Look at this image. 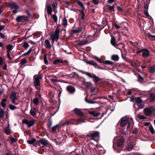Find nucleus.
Wrapping results in <instances>:
<instances>
[{
  "mask_svg": "<svg viewBox=\"0 0 155 155\" xmlns=\"http://www.w3.org/2000/svg\"><path fill=\"white\" fill-rule=\"evenodd\" d=\"M77 70L79 72H81L82 74H85L87 76H88L89 78H92L93 79V81L95 83H97L100 80L99 77L96 76L95 74H92L90 72H85L80 70Z\"/></svg>",
  "mask_w": 155,
  "mask_h": 155,
  "instance_id": "nucleus-1",
  "label": "nucleus"
},
{
  "mask_svg": "<svg viewBox=\"0 0 155 155\" xmlns=\"http://www.w3.org/2000/svg\"><path fill=\"white\" fill-rule=\"evenodd\" d=\"M59 30L58 28H57L54 32L52 33L50 35V37L52 40V43H53L54 41H57L59 39Z\"/></svg>",
  "mask_w": 155,
  "mask_h": 155,
  "instance_id": "nucleus-2",
  "label": "nucleus"
},
{
  "mask_svg": "<svg viewBox=\"0 0 155 155\" xmlns=\"http://www.w3.org/2000/svg\"><path fill=\"white\" fill-rule=\"evenodd\" d=\"M155 110V107L153 106H150L148 107L145 108L143 110V113L144 115L147 116L149 117L150 116L152 113Z\"/></svg>",
  "mask_w": 155,
  "mask_h": 155,
  "instance_id": "nucleus-3",
  "label": "nucleus"
},
{
  "mask_svg": "<svg viewBox=\"0 0 155 155\" xmlns=\"http://www.w3.org/2000/svg\"><path fill=\"white\" fill-rule=\"evenodd\" d=\"M34 84L36 89L40 91L41 89L40 87V82L38 76L35 75L34 77Z\"/></svg>",
  "mask_w": 155,
  "mask_h": 155,
  "instance_id": "nucleus-4",
  "label": "nucleus"
},
{
  "mask_svg": "<svg viewBox=\"0 0 155 155\" xmlns=\"http://www.w3.org/2000/svg\"><path fill=\"white\" fill-rule=\"evenodd\" d=\"M128 124L127 129L129 128L130 127V124L128 121V117H124L121 119V121L120 122V126L123 127L127 124Z\"/></svg>",
  "mask_w": 155,
  "mask_h": 155,
  "instance_id": "nucleus-5",
  "label": "nucleus"
},
{
  "mask_svg": "<svg viewBox=\"0 0 155 155\" xmlns=\"http://www.w3.org/2000/svg\"><path fill=\"white\" fill-rule=\"evenodd\" d=\"M35 120H32L29 121L26 119H24L22 120V123L27 125L28 127H30L33 125L35 123Z\"/></svg>",
  "mask_w": 155,
  "mask_h": 155,
  "instance_id": "nucleus-6",
  "label": "nucleus"
},
{
  "mask_svg": "<svg viewBox=\"0 0 155 155\" xmlns=\"http://www.w3.org/2000/svg\"><path fill=\"white\" fill-rule=\"evenodd\" d=\"M28 17L24 15L18 16L16 18V21L18 22L26 21L28 20Z\"/></svg>",
  "mask_w": 155,
  "mask_h": 155,
  "instance_id": "nucleus-7",
  "label": "nucleus"
},
{
  "mask_svg": "<svg viewBox=\"0 0 155 155\" xmlns=\"http://www.w3.org/2000/svg\"><path fill=\"white\" fill-rule=\"evenodd\" d=\"M16 98V93L14 92H12L10 95V99L12 104H15V103Z\"/></svg>",
  "mask_w": 155,
  "mask_h": 155,
  "instance_id": "nucleus-8",
  "label": "nucleus"
},
{
  "mask_svg": "<svg viewBox=\"0 0 155 155\" xmlns=\"http://www.w3.org/2000/svg\"><path fill=\"white\" fill-rule=\"evenodd\" d=\"M87 136L90 137L93 139L96 137H99L100 133L98 131H95L94 133L87 135Z\"/></svg>",
  "mask_w": 155,
  "mask_h": 155,
  "instance_id": "nucleus-9",
  "label": "nucleus"
},
{
  "mask_svg": "<svg viewBox=\"0 0 155 155\" xmlns=\"http://www.w3.org/2000/svg\"><path fill=\"white\" fill-rule=\"evenodd\" d=\"M150 55L149 51L147 49H143L142 56L144 58L149 57Z\"/></svg>",
  "mask_w": 155,
  "mask_h": 155,
  "instance_id": "nucleus-10",
  "label": "nucleus"
},
{
  "mask_svg": "<svg viewBox=\"0 0 155 155\" xmlns=\"http://www.w3.org/2000/svg\"><path fill=\"white\" fill-rule=\"evenodd\" d=\"M30 114L34 117H36L37 113L36 108L32 107L30 110Z\"/></svg>",
  "mask_w": 155,
  "mask_h": 155,
  "instance_id": "nucleus-11",
  "label": "nucleus"
},
{
  "mask_svg": "<svg viewBox=\"0 0 155 155\" xmlns=\"http://www.w3.org/2000/svg\"><path fill=\"white\" fill-rule=\"evenodd\" d=\"M46 7L47 8V11L48 14L49 15H51L52 12V9L51 6L48 4L47 2L46 3Z\"/></svg>",
  "mask_w": 155,
  "mask_h": 155,
  "instance_id": "nucleus-12",
  "label": "nucleus"
},
{
  "mask_svg": "<svg viewBox=\"0 0 155 155\" xmlns=\"http://www.w3.org/2000/svg\"><path fill=\"white\" fill-rule=\"evenodd\" d=\"M74 113L77 115L81 116L83 114V113L82 111L79 109L75 108L74 109Z\"/></svg>",
  "mask_w": 155,
  "mask_h": 155,
  "instance_id": "nucleus-13",
  "label": "nucleus"
},
{
  "mask_svg": "<svg viewBox=\"0 0 155 155\" xmlns=\"http://www.w3.org/2000/svg\"><path fill=\"white\" fill-rule=\"evenodd\" d=\"M9 7L12 8H14L15 9H18L19 8V6L14 2H11L9 4Z\"/></svg>",
  "mask_w": 155,
  "mask_h": 155,
  "instance_id": "nucleus-14",
  "label": "nucleus"
},
{
  "mask_svg": "<svg viewBox=\"0 0 155 155\" xmlns=\"http://www.w3.org/2000/svg\"><path fill=\"white\" fill-rule=\"evenodd\" d=\"M67 91L70 93H73L75 91L74 87L71 86H69L66 88Z\"/></svg>",
  "mask_w": 155,
  "mask_h": 155,
  "instance_id": "nucleus-15",
  "label": "nucleus"
},
{
  "mask_svg": "<svg viewBox=\"0 0 155 155\" xmlns=\"http://www.w3.org/2000/svg\"><path fill=\"white\" fill-rule=\"evenodd\" d=\"M111 38L110 42L111 45L114 46L116 47L117 46V45L116 44V40L115 38L113 36H111Z\"/></svg>",
  "mask_w": 155,
  "mask_h": 155,
  "instance_id": "nucleus-16",
  "label": "nucleus"
},
{
  "mask_svg": "<svg viewBox=\"0 0 155 155\" xmlns=\"http://www.w3.org/2000/svg\"><path fill=\"white\" fill-rule=\"evenodd\" d=\"M82 31V28L81 27H78L77 29L73 30L72 32L74 33H79L81 32Z\"/></svg>",
  "mask_w": 155,
  "mask_h": 155,
  "instance_id": "nucleus-17",
  "label": "nucleus"
},
{
  "mask_svg": "<svg viewBox=\"0 0 155 155\" xmlns=\"http://www.w3.org/2000/svg\"><path fill=\"white\" fill-rule=\"evenodd\" d=\"M7 100L5 98H3L1 102V105L3 107H6V104L5 103Z\"/></svg>",
  "mask_w": 155,
  "mask_h": 155,
  "instance_id": "nucleus-18",
  "label": "nucleus"
},
{
  "mask_svg": "<svg viewBox=\"0 0 155 155\" xmlns=\"http://www.w3.org/2000/svg\"><path fill=\"white\" fill-rule=\"evenodd\" d=\"M45 43L46 45V48L48 49H50L51 48V45L50 44V41L48 39H46L45 41Z\"/></svg>",
  "mask_w": 155,
  "mask_h": 155,
  "instance_id": "nucleus-19",
  "label": "nucleus"
},
{
  "mask_svg": "<svg viewBox=\"0 0 155 155\" xmlns=\"http://www.w3.org/2000/svg\"><path fill=\"white\" fill-rule=\"evenodd\" d=\"M4 132L7 135H9L11 133V131L9 127H7L4 129Z\"/></svg>",
  "mask_w": 155,
  "mask_h": 155,
  "instance_id": "nucleus-20",
  "label": "nucleus"
},
{
  "mask_svg": "<svg viewBox=\"0 0 155 155\" xmlns=\"http://www.w3.org/2000/svg\"><path fill=\"white\" fill-rule=\"evenodd\" d=\"M39 142L42 145H46L48 144L47 141L45 139H41L39 140Z\"/></svg>",
  "mask_w": 155,
  "mask_h": 155,
  "instance_id": "nucleus-21",
  "label": "nucleus"
},
{
  "mask_svg": "<svg viewBox=\"0 0 155 155\" xmlns=\"http://www.w3.org/2000/svg\"><path fill=\"white\" fill-rule=\"evenodd\" d=\"M86 63L87 64L92 65L94 66L95 67H96L95 66V65H97V63L96 62L92 61H87Z\"/></svg>",
  "mask_w": 155,
  "mask_h": 155,
  "instance_id": "nucleus-22",
  "label": "nucleus"
},
{
  "mask_svg": "<svg viewBox=\"0 0 155 155\" xmlns=\"http://www.w3.org/2000/svg\"><path fill=\"white\" fill-rule=\"evenodd\" d=\"M111 59L114 61H117L119 60V56L117 55H114L112 56Z\"/></svg>",
  "mask_w": 155,
  "mask_h": 155,
  "instance_id": "nucleus-23",
  "label": "nucleus"
},
{
  "mask_svg": "<svg viewBox=\"0 0 155 155\" xmlns=\"http://www.w3.org/2000/svg\"><path fill=\"white\" fill-rule=\"evenodd\" d=\"M135 101L138 104L143 103L142 100L139 97H136L135 98Z\"/></svg>",
  "mask_w": 155,
  "mask_h": 155,
  "instance_id": "nucleus-24",
  "label": "nucleus"
},
{
  "mask_svg": "<svg viewBox=\"0 0 155 155\" xmlns=\"http://www.w3.org/2000/svg\"><path fill=\"white\" fill-rule=\"evenodd\" d=\"M33 102L34 104L36 105H38L39 103V101L38 98L37 97H36L33 100Z\"/></svg>",
  "mask_w": 155,
  "mask_h": 155,
  "instance_id": "nucleus-25",
  "label": "nucleus"
},
{
  "mask_svg": "<svg viewBox=\"0 0 155 155\" xmlns=\"http://www.w3.org/2000/svg\"><path fill=\"white\" fill-rule=\"evenodd\" d=\"M133 148V144L131 143L127 146V150L128 151H131Z\"/></svg>",
  "mask_w": 155,
  "mask_h": 155,
  "instance_id": "nucleus-26",
  "label": "nucleus"
},
{
  "mask_svg": "<svg viewBox=\"0 0 155 155\" xmlns=\"http://www.w3.org/2000/svg\"><path fill=\"white\" fill-rule=\"evenodd\" d=\"M5 111L3 109L1 108L0 110V117L3 118L4 117Z\"/></svg>",
  "mask_w": 155,
  "mask_h": 155,
  "instance_id": "nucleus-27",
  "label": "nucleus"
},
{
  "mask_svg": "<svg viewBox=\"0 0 155 155\" xmlns=\"http://www.w3.org/2000/svg\"><path fill=\"white\" fill-rule=\"evenodd\" d=\"M123 141L122 140H118L117 142V145L118 147H120L122 145Z\"/></svg>",
  "mask_w": 155,
  "mask_h": 155,
  "instance_id": "nucleus-28",
  "label": "nucleus"
},
{
  "mask_svg": "<svg viewBox=\"0 0 155 155\" xmlns=\"http://www.w3.org/2000/svg\"><path fill=\"white\" fill-rule=\"evenodd\" d=\"M108 9L110 12H114V6L113 5L110 6V5H108Z\"/></svg>",
  "mask_w": 155,
  "mask_h": 155,
  "instance_id": "nucleus-29",
  "label": "nucleus"
},
{
  "mask_svg": "<svg viewBox=\"0 0 155 155\" xmlns=\"http://www.w3.org/2000/svg\"><path fill=\"white\" fill-rule=\"evenodd\" d=\"M13 48V46L12 45L10 44L9 45H8L6 47V48L7 49V51H8L10 52V51Z\"/></svg>",
  "mask_w": 155,
  "mask_h": 155,
  "instance_id": "nucleus-30",
  "label": "nucleus"
},
{
  "mask_svg": "<svg viewBox=\"0 0 155 155\" xmlns=\"http://www.w3.org/2000/svg\"><path fill=\"white\" fill-rule=\"evenodd\" d=\"M149 130L150 132L152 134H153L154 132V130L153 128L152 125H150L149 126Z\"/></svg>",
  "mask_w": 155,
  "mask_h": 155,
  "instance_id": "nucleus-31",
  "label": "nucleus"
},
{
  "mask_svg": "<svg viewBox=\"0 0 155 155\" xmlns=\"http://www.w3.org/2000/svg\"><path fill=\"white\" fill-rule=\"evenodd\" d=\"M28 142L29 144H33L36 142V139L35 138L31 140H28Z\"/></svg>",
  "mask_w": 155,
  "mask_h": 155,
  "instance_id": "nucleus-32",
  "label": "nucleus"
},
{
  "mask_svg": "<svg viewBox=\"0 0 155 155\" xmlns=\"http://www.w3.org/2000/svg\"><path fill=\"white\" fill-rule=\"evenodd\" d=\"M32 51V50H31V48H30L28 51L27 52H25L23 54H22V55L24 56H25L26 55H28V54H30V53Z\"/></svg>",
  "mask_w": 155,
  "mask_h": 155,
  "instance_id": "nucleus-33",
  "label": "nucleus"
},
{
  "mask_svg": "<svg viewBox=\"0 0 155 155\" xmlns=\"http://www.w3.org/2000/svg\"><path fill=\"white\" fill-rule=\"evenodd\" d=\"M150 72L151 73L155 72V66H152L150 68Z\"/></svg>",
  "mask_w": 155,
  "mask_h": 155,
  "instance_id": "nucleus-34",
  "label": "nucleus"
},
{
  "mask_svg": "<svg viewBox=\"0 0 155 155\" xmlns=\"http://www.w3.org/2000/svg\"><path fill=\"white\" fill-rule=\"evenodd\" d=\"M44 59L45 63L46 64H48V62L47 58V55L46 54L44 55Z\"/></svg>",
  "mask_w": 155,
  "mask_h": 155,
  "instance_id": "nucleus-35",
  "label": "nucleus"
},
{
  "mask_svg": "<svg viewBox=\"0 0 155 155\" xmlns=\"http://www.w3.org/2000/svg\"><path fill=\"white\" fill-rule=\"evenodd\" d=\"M63 25L64 26H67V21L66 18H63Z\"/></svg>",
  "mask_w": 155,
  "mask_h": 155,
  "instance_id": "nucleus-36",
  "label": "nucleus"
},
{
  "mask_svg": "<svg viewBox=\"0 0 155 155\" xmlns=\"http://www.w3.org/2000/svg\"><path fill=\"white\" fill-rule=\"evenodd\" d=\"M138 117L139 119L141 120H144L147 118L146 117L141 115H138Z\"/></svg>",
  "mask_w": 155,
  "mask_h": 155,
  "instance_id": "nucleus-37",
  "label": "nucleus"
},
{
  "mask_svg": "<svg viewBox=\"0 0 155 155\" xmlns=\"http://www.w3.org/2000/svg\"><path fill=\"white\" fill-rule=\"evenodd\" d=\"M90 114H92L93 116L95 117H97L99 114L98 113H96L94 111H91L90 112Z\"/></svg>",
  "mask_w": 155,
  "mask_h": 155,
  "instance_id": "nucleus-38",
  "label": "nucleus"
},
{
  "mask_svg": "<svg viewBox=\"0 0 155 155\" xmlns=\"http://www.w3.org/2000/svg\"><path fill=\"white\" fill-rule=\"evenodd\" d=\"M94 58L96 61L98 62L101 63H103V61H101V59L97 56H95Z\"/></svg>",
  "mask_w": 155,
  "mask_h": 155,
  "instance_id": "nucleus-39",
  "label": "nucleus"
},
{
  "mask_svg": "<svg viewBox=\"0 0 155 155\" xmlns=\"http://www.w3.org/2000/svg\"><path fill=\"white\" fill-rule=\"evenodd\" d=\"M9 108L10 109L12 110H14L15 109H16L17 108V107H16L14 105H12L11 104H10L9 105Z\"/></svg>",
  "mask_w": 155,
  "mask_h": 155,
  "instance_id": "nucleus-40",
  "label": "nucleus"
},
{
  "mask_svg": "<svg viewBox=\"0 0 155 155\" xmlns=\"http://www.w3.org/2000/svg\"><path fill=\"white\" fill-rule=\"evenodd\" d=\"M58 125L57 124V125H56L52 127L51 130H52V131L53 132H54L56 130L57 128L58 127Z\"/></svg>",
  "mask_w": 155,
  "mask_h": 155,
  "instance_id": "nucleus-41",
  "label": "nucleus"
},
{
  "mask_svg": "<svg viewBox=\"0 0 155 155\" xmlns=\"http://www.w3.org/2000/svg\"><path fill=\"white\" fill-rule=\"evenodd\" d=\"M112 63L113 62L111 61L108 60L106 61H103V64H112Z\"/></svg>",
  "mask_w": 155,
  "mask_h": 155,
  "instance_id": "nucleus-42",
  "label": "nucleus"
},
{
  "mask_svg": "<svg viewBox=\"0 0 155 155\" xmlns=\"http://www.w3.org/2000/svg\"><path fill=\"white\" fill-rule=\"evenodd\" d=\"M137 105L140 109L143 108L144 106V103H143L138 104Z\"/></svg>",
  "mask_w": 155,
  "mask_h": 155,
  "instance_id": "nucleus-43",
  "label": "nucleus"
},
{
  "mask_svg": "<svg viewBox=\"0 0 155 155\" xmlns=\"http://www.w3.org/2000/svg\"><path fill=\"white\" fill-rule=\"evenodd\" d=\"M59 63H63V62L62 61L58 59L55 60L53 62V63L54 64H58Z\"/></svg>",
  "mask_w": 155,
  "mask_h": 155,
  "instance_id": "nucleus-44",
  "label": "nucleus"
},
{
  "mask_svg": "<svg viewBox=\"0 0 155 155\" xmlns=\"http://www.w3.org/2000/svg\"><path fill=\"white\" fill-rule=\"evenodd\" d=\"M22 46L25 48V49H27V48L29 46V45L28 43L25 42H24Z\"/></svg>",
  "mask_w": 155,
  "mask_h": 155,
  "instance_id": "nucleus-45",
  "label": "nucleus"
},
{
  "mask_svg": "<svg viewBox=\"0 0 155 155\" xmlns=\"http://www.w3.org/2000/svg\"><path fill=\"white\" fill-rule=\"evenodd\" d=\"M143 80V78L140 75H139L138 78V80L139 82H142Z\"/></svg>",
  "mask_w": 155,
  "mask_h": 155,
  "instance_id": "nucleus-46",
  "label": "nucleus"
},
{
  "mask_svg": "<svg viewBox=\"0 0 155 155\" xmlns=\"http://www.w3.org/2000/svg\"><path fill=\"white\" fill-rule=\"evenodd\" d=\"M52 18L54 22H57L58 20V18L57 16L55 15H53L52 16Z\"/></svg>",
  "mask_w": 155,
  "mask_h": 155,
  "instance_id": "nucleus-47",
  "label": "nucleus"
},
{
  "mask_svg": "<svg viewBox=\"0 0 155 155\" xmlns=\"http://www.w3.org/2000/svg\"><path fill=\"white\" fill-rule=\"evenodd\" d=\"M27 62V60L23 58L21 60V65H23L25 64Z\"/></svg>",
  "mask_w": 155,
  "mask_h": 155,
  "instance_id": "nucleus-48",
  "label": "nucleus"
},
{
  "mask_svg": "<svg viewBox=\"0 0 155 155\" xmlns=\"http://www.w3.org/2000/svg\"><path fill=\"white\" fill-rule=\"evenodd\" d=\"M17 140L16 138H14L13 137H11L10 139V140L11 141V143H13L15 142Z\"/></svg>",
  "mask_w": 155,
  "mask_h": 155,
  "instance_id": "nucleus-49",
  "label": "nucleus"
},
{
  "mask_svg": "<svg viewBox=\"0 0 155 155\" xmlns=\"http://www.w3.org/2000/svg\"><path fill=\"white\" fill-rule=\"evenodd\" d=\"M78 4L80 5L81 7H83L84 6L83 3L82 2L80 1H78Z\"/></svg>",
  "mask_w": 155,
  "mask_h": 155,
  "instance_id": "nucleus-50",
  "label": "nucleus"
},
{
  "mask_svg": "<svg viewBox=\"0 0 155 155\" xmlns=\"http://www.w3.org/2000/svg\"><path fill=\"white\" fill-rule=\"evenodd\" d=\"M75 120L78 123H84V120L82 119H79L78 120Z\"/></svg>",
  "mask_w": 155,
  "mask_h": 155,
  "instance_id": "nucleus-51",
  "label": "nucleus"
},
{
  "mask_svg": "<svg viewBox=\"0 0 155 155\" xmlns=\"http://www.w3.org/2000/svg\"><path fill=\"white\" fill-rule=\"evenodd\" d=\"M150 97L152 101H155V95L151 94Z\"/></svg>",
  "mask_w": 155,
  "mask_h": 155,
  "instance_id": "nucleus-52",
  "label": "nucleus"
},
{
  "mask_svg": "<svg viewBox=\"0 0 155 155\" xmlns=\"http://www.w3.org/2000/svg\"><path fill=\"white\" fill-rule=\"evenodd\" d=\"M52 7L54 9H56L57 8V4L53 3L52 4Z\"/></svg>",
  "mask_w": 155,
  "mask_h": 155,
  "instance_id": "nucleus-53",
  "label": "nucleus"
},
{
  "mask_svg": "<svg viewBox=\"0 0 155 155\" xmlns=\"http://www.w3.org/2000/svg\"><path fill=\"white\" fill-rule=\"evenodd\" d=\"M148 10H145L144 11V13L145 15L147 16L148 17L149 16V14L148 12Z\"/></svg>",
  "mask_w": 155,
  "mask_h": 155,
  "instance_id": "nucleus-54",
  "label": "nucleus"
},
{
  "mask_svg": "<svg viewBox=\"0 0 155 155\" xmlns=\"http://www.w3.org/2000/svg\"><path fill=\"white\" fill-rule=\"evenodd\" d=\"M92 2L93 3L96 5H97L99 3V2L97 0H92Z\"/></svg>",
  "mask_w": 155,
  "mask_h": 155,
  "instance_id": "nucleus-55",
  "label": "nucleus"
},
{
  "mask_svg": "<svg viewBox=\"0 0 155 155\" xmlns=\"http://www.w3.org/2000/svg\"><path fill=\"white\" fill-rule=\"evenodd\" d=\"M86 43V42H79L78 43V45L81 46L82 45H84Z\"/></svg>",
  "mask_w": 155,
  "mask_h": 155,
  "instance_id": "nucleus-56",
  "label": "nucleus"
},
{
  "mask_svg": "<svg viewBox=\"0 0 155 155\" xmlns=\"http://www.w3.org/2000/svg\"><path fill=\"white\" fill-rule=\"evenodd\" d=\"M82 15V16L81 17V19L82 20H83L85 18V15L84 13H81Z\"/></svg>",
  "mask_w": 155,
  "mask_h": 155,
  "instance_id": "nucleus-57",
  "label": "nucleus"
},
{
  "mask_svg": "<svg viewBox=\"0 0 155 155\" xmlns=\"http://www.w3.org/2000/svg\"><path fill=\"white\" fill-rule=\"evenodd\" d=\"M3 63V58L0 57V65H2Z\"/></svg>",
  "mask_w": 155,
  "mask_h": 155,
  "instance_id": "nucleus-58",
  "label": "nucleus"
},
{
  "mask_svg": "<svg viewBox=\"0 0 155 155\" xmlns=\"http://www.w3.org/2000/svg\"><path fill=\"white\" fill-rule=\"evenodd\" d=\"M144 8L146 10H148V6L147 3L144 4Z\"/></svg>",
  "mask_w": 155,
  "mask_h": 155,
  "instance_id": "nucleus-59",
  "label": "nucleus"
},
{
  "mask_svg": "<svg viewBox=\"0 0 155 155\" xmlns=\"http://www.w3.org/2000/svg\"><path fill=\"white\" fill-rule=\"evenodd\" d=\"M114 25L116 28L117 29H119L120 28V26L117 24L116 23L114 24Z\"/></svg>",
  "mask_w": 155,
  "mask_h": 155,
  "instance_id": "nucleus-60",
  "label": "nucleus"
},
{
  "mask_svg": "<svg viewBox=\"0 0 155 155\" xmlns=\"http://www.w3.org/2000/svg\"><path fill=\"white\" fill-rule=\"evenodd\" d=\"M117 10L120 12H122L123 11L122 8L120 6H117Z\"/></svg>",
  "mask_w": 155,
  "mask_h": 155,
  "instance_id": "nucleus-61",
  "label": "nucleus"
},
{
  "mask_svg": "<svg viewBox=\"0 0 155 155\" xmlns=\"http://www.w3.org/2000/svg\"><path fill=\"white\" fill-rule=\"evenodd\" d=\"M7 56L10 60H12V59L10 56V52H9L8 51H7Z\"/></svg>",
  "mask_w": 155,
  "mask_h": 155,
  "instance_id": "nucleus-62",
  "label": "nucleus"
},
{
  "mask_svg": "<svg viewBox=\"0 0 155 155\" xmlns=\"http://www.w3.org/2000/svg\"><path fill=\"white\" fill-rule=\"evenodd\" d=\"M0 36L1 37L3 38H5V36L1 32L0 33Z\"/></svg>",
  "mask_w": 155,
  "mask_h": 155,
  "instance_id": "nucleus-63",
  "label": "nucleus"
},
{
  "mask_svg": "<svg viewBox=\"0 0 155 155\" xmlns=\"http://www.w3.org/2000/svg\"><path fill=\"white\" fill-rule=\"evenodd\" d=\"M85 100L88 103V104H90V102H91V100H87V98L86 97L85 98Z\"/></svg>",
  "mask_w": 155,
  "mask_h": 155,
  "instance_id": "nucleus-64",
  "label": "nucleus"
}]
</instances>
